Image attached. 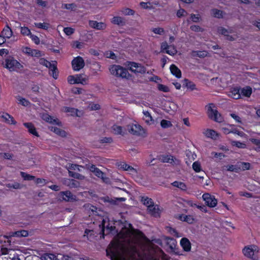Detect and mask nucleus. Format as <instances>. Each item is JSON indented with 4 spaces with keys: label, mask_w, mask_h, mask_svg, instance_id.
Segmentation results:
<instances>
[{
    "label": "nucleus",
    "mask_w": 260,
    "mask_h": 260,
    "mask_svg": "<svg viewBox=\"0 0 260 260\" xmlns=\"http://www.w3.org/2000/svg\"><path fill=\"white\" fill-rule=\"evenodd\" d=\"M111 75L122 78H128L130 75L127 70L119 65L113 64L109 68Z\"/></svg>",
    "instance_id": "1"
},
{
    "label": "nucleus",
    "mask_w": 260,
    "mask_h": 260,
    "mask_svg": "<svg viewBox=\"0 0 260 260\" xmlns=\"http://www.w3.org/2000/svg\"><path fill=\"white\" fill-rule=\"evenodd\" d=\"M117 237L120 239L117 242V245H120L121 243L124 242L129 246H133V244L135 243L134 233L129 230H126L125 233L124 232L120 233Z\"/></svg>",
    "instance_id": "2"
},
{
    "label": "nucleus",
    "mask_w": 260,
    "mask_h": 260,
    "mask_svg": "<svg viewBox=\"0 0 260 260\" xmlns=\"http://www.w3.org/2000/svg\"><path fill=\"white\" fill-rule=\"evenodd\" d=\"M242 251L246 257L253 260H258L259 248L258 246L254 245L245 246Z\"/></svg>",
    "instance_id": "3"
},
{
    "label": "nucleus",
    "mask_w": 260,
    "mask_h": 260,
    "mask_svg": "<svg viewBox=\"0 0 260 260\" xmlns=\"http://www.w3.org/2000/svg\"><path fill=\"white\" fill-rule=\"evenodd\" d=\"M2 64L10 71H17L22 68V66L17 60L11 56L6 58Z\"/></svg>",
    "instance_id": "4"
},
{
    "label": "nucleus",
    "mask_w": 260,
    "mask_h": 260,
    "mask_svg": "<svg viewBox=\"0 0 260 260\" xmlns=\"http://www.w3.org/2000/svg\"><path fill=\"white\" fill-rule=\"evenodd\" d=\"M127 129L129 133L133 135L146 137L147 136V131L138 124H132L127 125Z\"/></svg>",
    "instance_id": "5"
},
{
    "label": "nucleus",
    "mask_w": 260,
    "mask_h": 260,
    "mask_svg": "<svg viewBox=\"0 0 260 260\" xmlns=\"http://www.w3.org/2000/svg\"><path fill=\"white\" fill-rule=\"evenodd\" d=\"M88 78L87 76L83 74H77L74 76H69L68 77V81L70 84H81L84 85L86 84Z\"/></svg>",
    "instance_id": "6"
},
{
    "label": "nucleus",
    "mask_w": 260,
    "mask_h": 260,
    "mask_svg": "<svg viewBox=\"0 0 260 260\" xmlns=\"http://www.w3.org/2000/svg\"><path fill=\"white\" fill-rule=\"evenodd\" d=\"M207 113L210 118L214 121L220 122L222 121V118L216 110L213 104H210L208 106Z\"/></svg>",
    "instance_id": "7"
},
{
    "label": "nucleus",
    "mask_w": 260,
    "mask_h": 260,
    "mask_svg": "<svg viewBox=\"0 0 260 260\" xmlns=\"http://www.w3.org/2000/svg\"><path fill=\"white\" fill-rule=\"evenodd\" d=\"M134 253L127 259L124 260H158L152 255H146L145 253L144 255L141 256L137 251L136 248L134 247Z\"/></svg>",
    "instance_id": "8"
},
{
    "label": "nucleus",
    "mask_w": 260,
    "mask_h": 260,
    "mask_svg": "<svg viewBox=\"0 0 260 260\" xmlns=\"http://www.w3.org/2000/svg\"><path fill=\"white\" fill-rule=\"evenodd\" d=\"M2 253L4 255V258L8 260H21L19 255L12 249H2Z\"/></svg>",
    "instance_id": "9"
},
{
    "label": "nucleus",
    "mask_w": 260,
    "mask_h": 260,
    "mask_svg": "<svg viewBox=\"0 0 260 260\" xmlns=\"http://www.w3.org/2000/svg\"><path fill=\"white\" fill-rule=\"evenodd\" d=\"M73 70L75 71H79L85 66V62L81 56L75 57L72 61Z\"/></svg>",
    "instance_id": "10"
},
{
    "label": "nucleus",
    "mask_w": 260,
    "mask_h": 260,
    "mask_svg": "<svg viewBox=\"0 0 260 260\" xmlns=\"http://www.w3.org/2000/svg\"><path fill=\"white\" fill-rule=\"evenodd\" d=\"M128 65L129 70L132 72L136 74H144L146 73V70L145 68L141 64L135 62H129Z\"/></svg>",
    "instance_id": "11"
},
{
    "label": "nucleus",
    "mask_w": 260,
    "mask_h": 260,
    "mask_svg": "<svg viewBox=\"0 0 260 260\" xmlns=\"http://www.w3.org/2000/svg\"><path fill=\"white\" fill-rule=\"evenodd\" d=\"M60 200L66 202H74L77 201V197L70 191H61L59 193Z\"/></svg>",
    "instance_id": "12"
},
{
    "label": "nucleus",
    "mask_w": 260,
    "mask_h": 260,
    "mask_svg": "<svg viewBox=\"0 0 260 260\" xmlns=\"http://www.w3.org/2000/svg\"><path fill=\"white\" fill-rule=\"evenodd\" d=\"M203 200L205 202L206 205L209 207H214L217 204V200L214 196L209 193H204L202 196Z\"/></svg>",
    "instance_id": "13"
},
{
    "label": "nucleus",
    "mask_w": 260,
    "mask_h": 260,
    "mask_svg": "<svg viewBox=\"0 0 260 260\" xmlns=\"http://www.w3.org/2000/svg\"><path fill=\"white\" fill-rule=\"evenodd\" d=\"M217 32L219 34L226 37V39L229 41H234L238 38L237 35H234L233 36L230 35V34H232L233 32V30L232 29H226L222 27H219L217 29Z\"/></svg>",
    "instance_id": "14"
},
{
    "label": "nucleus",
    "mask_w": 260,
    "mask_h": 260,
    "mask_svg": "<svg viewBox=\"0 0 260 260\" xmlns=\"http://www.w3.org/2000/svg\"><path fill=\"white\" fill-rule=\"evenodd\" d=\"M111 129L112 133L115 135L124 136L127 134L126 129L117 124L113 125L112 126Z\"/></svg>",
    "instance_id": "15"
},
{
    "label": "nucleus",
    "mask_w": 260,
    "mask_h": 260,
    "mask_svg": "<svg viewBox=\"0 0 260 260\" xmlns=\"http://www.w3.org/2000/svg\"><path fill=\"white\" fill-rule=\"evenodd\" d=\"M120 168L124 171H127L133 176H136L137 175V170L125 162H122L120 164Z\"/></svg>",
    "instance_id": "16"
},
{
    "label": "nucleus",
    "mask_w": 260,
    "mask_h": 260,
    "mask_svg": "<svg viewBox=\"0 0 260 260\" xmlns=\"http://www.w3.org/2000/svg\"><path fill=\"white\" fill-rule=\"evenodd\" d=\"M89 25L91 27L98 30H103L106 27V24L105 23L98 22L96 21H89Z\"/></svg>",
    "instance_id": "17"
},
{
    "label": "nucleus",
    "mask_w": 260,
    "mask_h": 260,
    "mask_svg": "<svg viewBox=\"0 0 260 260\" xmlns=\"http://www.w3.org/2000/svg\"><path fill=\"white\" fill-rule=\"evenodd\" d=\"M0 117L4 119L5 121L8 124L15 125L17 123L14 118L7 113H0Z\"/></svg>",
    "instance_id": "18"
},
{
    "label": "nucleus",
    "mask_w": 260,
    "mask_h": 260,
    "mask_svg": "<svg viewBox=\"0 0 260 260\" xmlns=\"http://www.w3.org/2000/svg\"><path fill=\"white\" fill-rule=\"evenodd\" d=\"M144 116L143 119L147 125H151L154 123V120L153 119L151 114L147 111H143Z\"/></svg>",
    "instance_id": "19"
},
{
    "label": "nucleus",
    "mask_w": 260,
    "mask_h": 260,
    "mask_svg": "<svg viewBox=\"0 0 260 260\" xmlns=\"http://www.w3.org/2000/svg\"><path fill=\"white\" fill-rule=\"evenodd\" d=\"M180 244L185 251H189L191 249V244L188 239L183 238L180 241Z\"/></svg>",
    "instance_id": "20"
},
{
    "label": "nucleus",
    "mask_w": 260,
    "mask_h": 260,
    "mask_svg": "<svg viewBox=\"0 0 260 260\" xmlns=\"http://www.w3.org/2000/svg\"><path fill=\"white\" fill-rule=\"evenodd\" d=\"M1 34L4 37L5 39H10L13 35V32L11 29L7 25L2 30Z\"/></svg>",
    "instance_id": "21"
},
{
    "label": "nucleus",
    "mask_w": 260,
    "mask_h": 260,
    "mask_svg": "<svg viewBox=\"0 0 260 260\" xmlns=\"http://www.w3.org/2000/svg\"><path fill=\"white\" fill-rule=\"evenodd\" d=\"M148 211L152 216L158 217L160 214V209L158 205H154L153 204L148 208Z\"/></svg>",
    "instance_id": "22"
},
{
    "label": "nucleus",
    "mask_w": 260,
    "mask_h": 260,
    "mask_svg": "<svg viewBox=\"0 0 260 260\" xmlns=\"http://www.w3.org/2000/svg\"><path fill=\"white\" fill-rule=\"evenodd\" d=\"M23 125L28 129V131L30 134L37 137L39 136L34 125L31 123L26 122L24 123Z\"/></svg>",
    "instance_id": "23"
},
{
    "label": "nucleus",
    "mask_w": 260,
    "mask_h": 260,
    "mask_svg": "<svg viewBox=\"0 0 260 260\" xmlns=\"http://www.w3.org/2000/svg\"><path fill=\"white\" fill-rule=\"evenodd\" d=\"M240 91V88H233L229 91V95L234 99H239L241 98V93Z\"/></svg>",
    "instance_id": "24"
},
{
    "label": "nucleus",
    "mask_w": 260,
    "mask_h": 260,
    "mask_svg": "<svg viewBox=\"0 0 260 260\" xmlns=\"http://www.w3.org/2000/svg\"><path fill=\"white\" fill-rule=\"evenodd\" d=\"M205 136L208 138L216 139L218 137V134L213 129H208L204 132Z\"/></svg>",
    "instance_id": "25"
},
{
    "label": "nucleus",
    "mask_w": 260,
    "mask_h": 260,
    "mask_svg": "<svg viewBox=\"0 0 260 260\" xmlns=\"http://www.w3.org/2000/svg\"><path fill=\"white\" fill-rule=\"evenodd\" d=\"M241 97L243 95L246 97H249L252 93V89L249 86H246L243 88H240Z\"/></svg>",
    "instance_id": "26"
},
{
    "label": "nucleus",
    "mask_w": 260,
    "mask_h": 260,
    "mask_svg": "<svg viewBox=\"0 0 260 260\" xmlns=\"http://www.w3.org/2000/svg\"><path fill=\"white\" fill-rule=\"evenodd\" d=\"M49 128L52 132H53L54 133L58 135V136H60L62 137H64L66 136V133L65 131L56 126H50Z\"/></svg>",
    "instance_id": "27"
},
{
    "label": "nucleus",
    "mask_w": 260,
    "mask_h": 260,
    "mask_svg": "<svg viewBox=\"0 0 260 260\" xmlns=\"http://www.w3.org/2000/svg\"><path fill=\"white\" fill-rule=\"evenodd\" d=\"M170 69L171 73L177 78H180L181 77V71L175 64H172Z\"/></svg>",
    "instance_id": "28"
},
{
    "label": "nucleus",
    "mask_w": 260,
    "mask_h": 260,
    "mask_svg": "<svg viewBox=\"0 0 260 260\" xmlns=\"http://www.w3.org/2000/svg\"><path fill=\"white\" fill-rule=\"evenodd\" d=\"M41 260H57L56 255L51 253H45L41 257Z\"/></svg>",
    "instance_id": "29"
},
{
    "label": "nucleus",
    "mask_w": 260,
    "mask_h": 260,
    "mask_svg": "<svg viewBox=\"0 0 260 260\" xmlns=\"http://www.w3.org/2000/svg\"><path fill=\"white\" fill-rule=\"evenodd\" d=\"M28 235V232L25 230H21L16 231L15 232H12L11 234V236L12 237H27Z\"/></svg>",
    "instance_id": "30"
},
{
    "label": "nucleus",
    "mask_w": 260,
    "mask_h": 260,
    "mask_svg": "<svg viewBox=\"0 0 260 260\" xmlns=\"http://www.w3.org/2000/svg\"><path fill=\"white\" fill-rule=\"evenodd\" d=\"M49 74L51 75L54 79H57L58 76V73L57 72V68L55 65V62H53L52 66L49 68Z\"/></svg>",
    "instance_id": "31"
},
{
    "label": "nucleus",
    "mask_w": 260,
    "mask_h": 260,
    "mask_svg": "<svg viewBox=\"0 0 260 260\" xmlns=\"http://www.w3.org/2000/svg\"><path fill=\"white\" fill-rule=\"evenodd\" d=\"M42 118L44 120L50 123L59 124L57 119H54L48 114H44Z\"/></svg>",
    "instance_id": "32"
},
{
    "label": "nucleus",
    "mask_w": 260,
    "mask_h": 260,
    "mask_svg": "<svg viewBox=\"0 0 260 260\" xmlns=\"http://www.w3.org/2000/svg\"><path fill=\"white\" fill-rule=\"evenodd\" d=\"M135 14V11L129 8H123L120 11V13L119 14L121 15L125 16H132Z\"/></svg>",
    "instance_id": "33"
},
{
    "label": "nucleus",
    "mask_w": 260,
    "mask_h": 260,
    "mask_svg": "<svg viewBox=\"0 0 260 260\" xmlns=\"http://www.w3.org/2000/svg\"><path fill=\"white\" fill-rule=\"evenodd\" d=\"M208 52L206 51H193L192 52L193 56H198L201 58H204L208 56Z\"/></svg>",
    "instance_id": "34"
},
{
    "label": "nucleus",
    "mask_w": 260,
    "mask_h": 260,
    "mask_svg": "<svg viewBox=\"0 0 260 260\" xmlns=\"http://www.w3.org/2000/svg\"><path fill=\"white\" fill-rule=\"evenodd\" d=\"M172 185L182 190H186L187 187L185 184L182 182L180 181H174L172 183Z\"/></svg>",
    "instance_id": "35"
},
{
    "label": "nucleus",
    "mask_w": 260,
    "mask_h": 260,
    "mask_svg": "<svg viewBox=\"0 0 260 260\" xmlns=\"http://www.w3.org/2000/svg\"><path fill=\"white\" fill-rule=\"evenodd\" d=\"M141 201L144 205L147 207L148 209L149 208V207H150L153 204V202L152 199L148 197H142L141 199Z\"/></svg>",
    "instance_id": "36"
},
{
    "label": "nucleus",
    "mask_w": 260,
    "mask_h": 260,
    "mask_svg": "<svg viewBox=\"0 0 260 260\" xmlns=\"http://www.w3.org/2000/svg\"><path fill=\"white\" fill-rule=\"evenodd\" d=\"M222 170L223 171L238 172V166H237L235 165H227L223 166L222 167Z\"/></svg>",
    "instance_id": "37"
},
{
    "label": "nucleus",
    "mask_w": 260,
    "mask_h": 260,
    "mask_svg": "<svg viewBox=\"0 0 260 260\" xmlns=\"http://www.w3.org/2000/svg\"><path fill=\"white\" fill-rule=\"evenodd\" d=\"M94 174L99 178H101L104 182H106L108 178L105 177V174L99 168L95 169Z\"/></svg>",
    "instance_id": "38"
},
{
    "label": "nucleus",
    "mask_w": 260,
    "mask_h": 260,
    "mask_svg": "<svg viewBox=\"0 0 260 260\" xmlns=\"http://www.w3.org/2000/svg\"><path fill=\"white\" fill-rule=\"evenodd\" d=\"M250 164L249 162H241L238 164V170L242 169L243 171L249 170Z\"/></svg>",
    "instance_id": "39"
},
{
    "label": "nucleus",
    "mask_w": 260,
    "mask_h": 260,
    "mask_svg": "<svg viewBox=\"0 0 260 260\" xmlns=\"http://www.w3.org/2000/svg\"><path fill=\"white\" fill-rule=\"evenodd\" d=\"M35 26L39 28H41L44 30L48 29L50 27V24L46 22H39V23H35Z\"/></svg>",
    "instance_id": "40"
},
{
    "label": "nucleus",
    "mask_w": 260,
    "mask_h": 260,
    "mask_svg": "<svg viewBox=\"0 0 260 260\" xmlns=\"http://www.w3.org/2000/svg\"><path fill=\"white\" fill-rule=\"evenodd\" d=\"M166 53H167L170 55L173 56L177 53V50L174 45H170L169 49H167L165 51Z\"/></svg>",
    "instance_id": "41"
},
{
    "label": "nucleus",
    "mask_w": 260,
    "mask_h": 260,
    "mask_svg": "<svg viewBox=\"0 0 260 260\" xmlns=\"http://www.w3.org/2000/svg\"><path fill=\"white\" fill-rule=\"evenodd\" d=\"M84 167L82 166L70 164L68 167V170H77L78 171H81V168H83Z\"/></svg>",
    "instance_id": "42"
},
{
    "label": "nucleus",
    "mask_w": 260,
    "mask_h": 260,
    "mask_svg": "<svg viewBox=\"0 0 260 260\" xmlns=\"http://www.w3.org/2000/svg\"><path fill=\"white\" fill-rule=\"evenodd\" d=\"M167 243L169 245L170 248L171 249H173L176 246V241L173 238H167Z\"/></svg>",
    "instance_id": "43"
},
{
    "label": "nucleus",
    "mask_w": 260,
    "mask_h": 260,
    "mask_svg": "<svg viewBox=\"0 0 260 260\" xmlns=\"http://www.w3.org/2000/svg\"><path fill=\"white\" fill-rule=\"evenodd\" d=\"M168 231L169 232V233L173 235L174 236L177 238L181 237L182 236V235L180 233H179L175 229L170 227L168 228Z\"/></svg>",
    "instance_id": "44"
},
{
    "label": "nucleus",
    "mask_w": 260,
    "mask_h": 260,
    "mask_svg": "<svg viewBox=\"0 0 260 260\" xmlns=\"http://www.w3.org/2000/svg\"><path fill=\"white\" fill-rule=\"evenodd\" d=\"M20 175L25 180H32L35 179V177L28 174L24 172H21Z\"/></svg>",
    "instance_id": "45"
},
{
    "label": "nucleus",
    "mask_w": 260,
    "mask_h": 260,
    "mask_svg": "<svg viewBox=\"0 0 260 260\" xmlns=\"http://www.w3.org/2000/svg\"><path fill=\"white\" fill-rule=\"evenodd\" d=\"M21 34L23 36H30L31 34L30 29L27 27H20Z\"/></svg>",
    "instance_id": "46"
},
{
    "label": "nucleus",
    "mask_w": 260,
    "mask_h": 260,
    "mask_svg": "<svg viewBox=\"0 0 260 260\" xmlns=\"http://www.w3.org/2000/svg\"><path fill=\"white\" fill-rule=\"evenodd\" d=\"M160 125L164 128L170 127L172 126L171 121L163 119L160 122Z\"/></svg>",
    "instance_id": "47"
},
{
    "label": "nucleus",
    "mask_w": 260,
    "mask_h": 260,
    "mask_svg": "<svg viewBox=\"0 0 260 260\" xmlns=\"http://www.w3.org/2000/svg\"><path fill=\"white\" fill-rule=\"evenodd\" d=\"M39 63L41 64H42L49 69V68H50L52 66V65L53 64V63H51L50 61H49L47 60H45L44 58H40L39 60Z\"/></svg>",
    "instance_id": "48"
},
{
    "label": "nucleus",
    "mask_w": 260,
    "mask_h": 260,
    "mask_svg": "<svg viewBox=\"0 0 260 260\" xmlns=\"http://www.w3.org/2000/svg\"><path fill=\"white\" fill-rule=\"evenodd\" d=\"M62 8H65L66 9L71 10H75L77 8V6L76 4H65L62 5Z\"/></svg>",
    "instance_id": "49"
},
{
    "label": "nucleus",
    "mask_w": 260,
    "mask_h": 260,
    "mask_svg": "<svg viewBox=\"0 0 260 260\" xmlns=\"http://www.w3.org/2000/svg\"><path fill=\"white\" fill-rule=\"evenodd\" d=\"M17 100L19 101V103L24 106H27L29 104V102L26 99L18 96L17 97Z\"/></svg>",
    "instance_id": "50"
},
{
    "label": "nucleus",
    "mask_w": 260,
    "mask_h": 260,
    "mask_svg": "<svg viewBox=\"0 0 260 260\" xmlns=\"http://www.w3.org/2000/svg\"><path fill=\"white\" fill-rule=\"evenodd\" d=\"M112 22L118 25H122L123 23V17H113Z\"/></svg>",
    "instance_id": "51"
},
{
    "label": "nucleus",
    "mask_w": 260,
    "mask_h": 260,
    "mask_svg": "<svg viewBox=\"0 0 260 260\" xmlns=\"http://www.w3.org/2000/svg\"><path fill=\"white\" fill-rule=\"evenodd\" d=\"M174 157L171 155H167L162 158V161L164 162L172 164L174 162Z\"/></svg>",
    "instance_id": "52"
},
{
    "label": "nucleus",
    "mask_w": 260,
    "mask_h": 260,
    "mask_svg": "<svg viewBox=\"0 0 260 260\" xmlns=\"http://www.w3.org/2000/svg\"><path fill=\"white\" fill-rule=\"evenodd\" d=\"M70 181V183L68 184V185L71 188H75L77 187L79 185V182L74 179L69 180Z\"/></svg>",
    "instance_id": "53"
},
{
    "label": "nucleus",
    "mask_w": 260,
    "mask_h": 260,
    "mask_svg": "<svg viewBox=\"0 0 260 260\" xmlns=\"http://www.w3.org/2000/svg\"><path fill=\"white\" fill-rule=\"evenodd\" d=\"M232 145L239 148H245L246 147V145L245 143L239 141H233Z\"/></svg>",
    "instance_id": "54"
},
{
    "label": "nucleus",
    "mask_w": 260,
    "mask_h": 260,
    "mask_svg": "<svg viewBox=\"0 0 260 260\" xmlns=\"http://www.w3.org/2000/svg\"><path fill=\"white\" fill-rule=\"evenodd\" d=\"M185 81L186 86L187 87V88L190 89L191 90L196 89V85L192 82L189 81L187 80H186Z\"/></svg>",
    "instance_id": "55"
},
{
    "label": "nucleus",
    "mask_w": 260,
    "mask_h": 260,
    "mask_svg": "<svg viewBox=\"0 0 260 260\" xmlns=\"http://www.w3.org/2000/svg\"><path fill=\"white\" fill-rule=\"evenodd\" d=\"M211 14L214 16H222L223 12L220 10L214 9L212 10Z\"/></svg>",
    "instance_id": "56"
},
{
    "label": "nucleus",
    "mask_w": 260,
    "mask_h": 260,
    "mask_svg": "<svg viewBox=\"0 0 260 260\" xmlns=\"http://www.w3.org/2000/svg\"><path fill=\"white\" fill-rule=\"evenodd\" d=\"M6 186L9 188H13L14 189H19L21 188L20 184L17 182H15L13 184H11V183L7 184Z\"/></svg>",
    "instance_id": "57"
},
{
    "label": "nucleus",
    "mask_w": 260,
    "mask_h": 260,
    "mask_svg": "<svg viewBox=\"0 0 260 260\" xmlns=\"http://www.w3.org/2000/svg\"><path fill=\"white\" fill-rule=\"evenodd\" d=\"M192 168L196 172H199L201 170V165L198 161H195L192 164Z\"/></svg>",
    "instance_id": "58"
},
{
    "label": "nucleus",
    "mask_w": 260,
    "mask_h": 260,
    "mask_svg": "<svg viewBox=\"0 0 260 260\" xmlns=\"http://www.w3.org/2000/svg\"><path fill=\"white\" fill-rule=\"evenodd\" d=\"M231 133L237 134L241 137H243L245 135V134L243 132L238 131L236 128L234 127L233 126L232 127Z\"/></svg>",
    "instance_id": "59"
},
{
    "label": "nucleus",
    "mask_w": 260,
    "mask_h": 260,
    "mask_svg": "<svg viewBox=\"0 0 260 260\" xmlns=\"http://www.w3.org/2000/svg\"><path fill=\"white\" fill-rule=\"evenodd\" d=\"M232 125H230L229 127H221V130L222 131V132L224 134H229L230 133H231L232 132Z\"/></svg>",
    "instance_id": "60"
},
{
    "label": "nucleus",
    "mask_w": 260,
    "mask_h": 260,
    "mask_svg": "<svg viewBox=\"0 0 260 260\" xmlns=\"http://www.w3.org/2000/svg\"><path fill=\"white\" fill-rule=\"evenodd\" d=\"M83 46V43L79 41H74L72 43V47L75 48L80 49Z\"/></svg>",
    "instance_id": "61"
},
{
    "label": "nucleus",
    "mask_w": 260,
    "mask_h": 260,
    "mask_svg": "<svg viewBox=\"0 0 260 260\" xmlns=\"http://www.w3.org/2000/svg\"><path fill=\"white\" fill-rule=\"evenodd\" d=\"M170 47V45H169L166 42H164L161 44V51L165 52V51L167 50V49H169Z\"/></svg>",
    "instance_id": "62"
},
{
    "label": "nucleus",
    "mask_w": 260,
    "mask_h": 260,
    "mask_svg": "<svg viewBox=\"0 0 260 260\" xmlns=\"http://www.w3.org/2000/svg\"><path fill=\"white\" fill-rule=\"evenodd\" d=\"M63 31L67 35L70 36L74 32V29L71 27H65Z\"/></svg>",
    "instance_id": "63"
},
{
    "label": "nucleus",
    "mask_w": 260,
    "mask_h": 260,
    "mask_svg": "<svg viewBox=\"0 0 260 260\" xmlns=\"http://www.w3.org/2000/svg\"><path fill=\"white\" fill-rule=\"evenodd\" d=\"M29 37L36 44L38 45L40 44V39L37 36L31 34Z\"/></svg>",
    "instance_id": "64"
}]
</instances>
